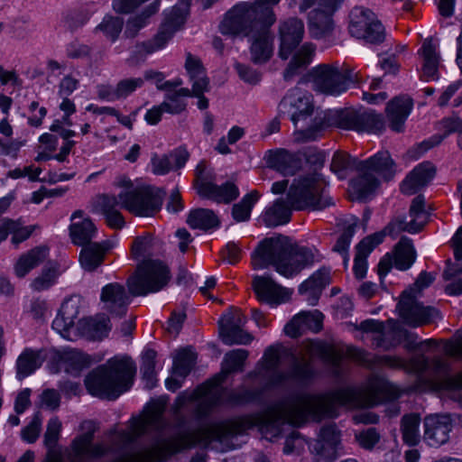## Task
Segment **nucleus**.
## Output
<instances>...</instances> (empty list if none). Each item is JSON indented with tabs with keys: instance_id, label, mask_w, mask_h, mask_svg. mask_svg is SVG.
Listing matches in <instances>:
<instances>
[{
	"instance_id": "1",
	"label": "nucleus",
	"mask_w": 462,
	"mask_h": 462,
	"mask_svg": "<svg viewBox=\"0 0 462 462\" xmlns=\"http://www.w3.org/2000/svg\"><path fill=\"white\" fill-rule=\"evenodd\" d=\"M249 356L246 349H234L226 353L221 371L211 380L199 385L191 394H180L175 402L174 419L176 427L181 431L198 430H210L215 427L223 426L225 431L220 432L219 438H208L198 441V444H208L211 441L223 442L237 435L245 434L248 430L258 427L262 432L277 437L285 423L300 426L309 418L320 420L323 418L337 416V405L347 408L364 406L365 401L361 391L347 387L326 394H300L282 400L264 410L263 412L237 418L232 420L211 424L207 427L191 428L183 411H192L197 420L208 416L215 407L223 402L225 388L221 383L226 377L244 370V364Z\"/></svg>"
},
{
	"instance_id": "2",
	"label": "nucleus",
	"mask_w": 462,
	"mask_h": 462,
	"mask_svg": "<svg viewBox=\"0 0 462 462\" xmlns=\"http://www.w3.org/2000/svg\"><path fill=\"white\" fill-rule=\"evenodd\" d=\"M164 411V402H152L142 416L131 420L128 430L117 432L116 442L124 448L150 432H155V439L147 447L124 451L113 462H163L185 448L195 447L198 441L207 439V436L211 434L219 438L218 434L226 430L220 426L210 430L181 431L175 425L173 434L166 436L168 422L163 418ZM94 431L90 430L73 439L69 450H67L69 462H83L85 457H98L106 453L104 445L93 444Z\"/></svg>"
},
{
	"instance_id": "3",
	"label": "nucleus",
	"mask_w": 462,
	"mask_h": 462,
	"mask_svg": "<svg viewBox=\"0 0 462 462\" xmlns=\"http://www.w3.org/2000/svg\"><path fill=\"white\" fill-rule=\"evenodd\" d=\"M281 0H255L236 5L219 25L222 34L250 37L251 60L255 64L267 62L273 51L270 28L276 21L273 7Z\"/></svg>"
},
{
	"instance_id": "4",
	"label": "nucleus",
	"mask_w": 462,
	"mask_h": 462,
	"mask_svg": "<svg viewBox=\"0 0 462 462\" xmlns=\"http://www.w3.org/2000/svg\"><path fill=\"white\" fill-rule=\"evenodd\" d=\"M318 261L316 252L292 243L283 235L264 238L252 254V265L255 270L273 266L286 278L299 274L304 268Z\"/></svg>"
},
{
	"instance_id": "5",
	"label": "nucleus",
	"mask_w": 462,
	"mask_h": 462,
	"mask_svg": "<svg viewBox=\"0 0 462 462\" xmlns=\"http://www.w3.org/2000/svg\"><path fill=\"white\" fill-rule=\"evenodd\" d=\"M136 372L130 357L110 358L92 370L85 379L88 393L102 399L116 400L128 391Z\"/></svg>"
},
{
	"instance_id": "6",
	"label": "nucleus",
	"mask_w": 462,
	"mask_h": 462,
	"mask_svg": "<svg viewBox=\"0 0 462 462\" xmlns=\"http://www.w3.org/2000/svg\"><path fill=\"white\" fill-rule=\"evenodd\" d=\"M278 108L280 116H287L292 122L294 137L298 142L316 140L326 126L324 116L317 115L312 117L314 106L311 94L298 86L287 91Z\"/></svg>"
},
{
	"instance_id": "7",
	"label": "nucleus",
	"mask_w": 462,
	"mask_h": 462,
	"mask_svg": "<svg viewBox=\"0 0 462 462\" xmlns=\"http://www.w3.org/2000/svg\"><path fill=\"white\" fill-rule=\"evenodd\" d=\"M327 183L321 174L309 173L294 180L287 194L289 205L296 210H322L333 204L326 193Z\"/></svg>"
},
{
	"instance_id": "8",
	"label": "nucleus",
	"mask_w": 462,
	"mask_h": 462,
	"mask_svg": "<svg viewBox=\"0 0 462 462\" xmlns=\"http://www.w3.org/2000/svg\"><path fill=\"white\" fill-rule=\"evenodd\" d=\"M171 278L169 266L158 258L142 259L135 272L128 278L132 296H145L162 290Z\"/></svg>"
},
{
	"instance_id": "9",
	"label": "nucleus",
	"mask_w": 462,
	"mask_h": 462,
	"mask_svg": "<svg viewBox=\"0 0 462 462\" xmlns=\"http://www.w3.org/2000/svg\"><path fill=\"white\" fill-rule=\"evenodd\" d=\"M313 88L322 94L338 96L346 92L350 84L360 82L359 73L349 66L342 68L337 62L320 64L310 72Z\"/></svg>"
},
{
	"instance_id": "10",
	"label": "nucleus",
	"mask_w": 462,
	"mask_h": 462,
	"mask_svg": "<svg viewBox=\"0 0 462 462\" xmlns=\"http://www.w3.org/2000/svg\"><path fill=\"white\" fill-rule=\"evenodd\" d=\"M165 192L144 187L119 193L122 208L138 217H152L160 211Z\"/></svg>"
},
{
	"instance_id": "11",
	"label": "nucleus",
	"mask_w": 462,
	"mask_h": 462,
	"mask_svg": "<svg viewBox=\"0 0 462 462\" xmlns=\"http://www.w3.org/2000/svg\"><path fill=\"white\" fill-rule=\"evenodd\" d=\"M189 6L180 0V3L173 6L165 14L164 23L161 25L158 32L151 40L137 43L135 52L142 56L152 54L165 47L171 39L174 32L184 23Z\"/></svg>"
},
{
	"instance_id": "12",
	"label": "nucleus",
	"mask_w": 462,
	"mask_h": 462,
	"mask_svg": "<svg viewBox=\"0 0 462 462\" xmlns=\"http://www.w3.org/2000/svg\"><path fill=\"white\" fill-rule=\"evenodd\" d=\"M349 33L370 44H380L385 40V29L369 9L355 6L349 13Z\"/></svg>"
},
{
	"instance_id": "13",
	"label": "nucleus",
	"mask_w": 462,
	"mask_h": 462,
	"mask_svg": "<svg viewBox=\"0 0 462 462\" xmlns=\"http://www.w3.org/2000/svg\"><path fill=\"white\" fill-rule=\"evenodd\" d=\"M337 124L342 129L357 132L381 133L385 128L383 116L374 110L342 111L337 116Z\"/></svg>"
},
{
	"instance_id": "14",
	"label": "nucleus",
	"mask_w": 462,
	"mask_h": 462,
	"mask_svg": "<svg viewBox=\"0 0 462 462\" xmlns=\"http://www.w3.org/2000/svg\"><path fill=\"white\" fill-rule=\"evenodd\" d=\"M398 310L404 323L413 328L430 323L437 314L435 309L424 307L419 302L412 291H404L402 293Z\"/></svg>"
},
{
	"instance_id": "15",
	"label": "nucleus",
	"mask_w": 462,
	"mask_h": 462,
	"mask_svg": "<svg viewBox=\"0 0 462 462\" xmlns=\"http://www.w3.org/2000/svg\"><path fill=\"white\" fill-rule=\"evenodd\" d=\"M246 318L240 310L230 311L219 321V332L222 341L226 346L248 345L253 337L244 330Z\"/></svg>"
},
{
	"instance_id": "16",
	"label": "nucleus",
	"mask_w": 462,
	"mask_h": 462,
	"mask_svg": "<svg viewBox=\"0 0 462 462\" xmlns=\"http://www.w3.org/2000/svg\"><path fill=\"white\" fill-rule=\"evenodd\" d=\"M304 35L303 22L295 17L282 21L279 24V56L287 60L302 42Z\"/></svg>"
},
{
	"instance_id": "17",
	"label": "nucleus",
	"mask_w": 462,
	"mask_h": 462,
	"mask_svg": "<svg viewBox=\"0 0 462 462\" xmlns=\"http://www.w3.org/2000/svg\"><path fill=\"white\" fill-rule=\"evenodd\" d=\"M280 362L279 353L273 346H269L263 355V363L261 367L248 373L247 379L262 377L267 380L266 387L278 385L287 380L286 373L278 369Z\"/></svg>"
},
{
	"instance_id": "18",
	"label": "nucleus",
	"mask_w": 462,
	"mask_h": 462,
	"mask_svg": "<svg viewBox=\"0 0 462 462\" xmlns=\"http://www.w3.org/2000/svg\"><path fill=\"white\" fill-rule=\"evenodd\" d=\"M103 309L115 317H123L130 303L125 287L118 282L108 283L103 287L100 295Z\"/></svg>"
},
{
	"instance_id": "19",
	"label": "nucleus",
	"mask_w": 462,
	"mask_h": 462,
	"mask_svg": "<svg viewBox=\"0 0 462 462\" xmlns=\"http://www.w3.org/2000/svg\"><path fill=\"white\" fill-rule=\"evenodd\" d=\"M451 430L452 423L448 416H428L424 420L423 439L429 446L438 448L448 442Z\"/></svg>"
},
{
	"instance_id": "20",
	"label": "nucleus",
	"mask_w": 462,
	"mask_h": 462,
	"mask_svg": "<svg viewBox=\"0 0 462 462\" xmlns=\"http://www.w3.org/2000/svg\"><path fill=\"white\" fill-rule=\"evenodd\" d=\"M412 107V99L407 96L395 97L388 102L385 113L393 131L401 133L404 130V123Z\"/></svg>"
},
{
	"instance_id": "21",
	"label": "nucleus",
	"mask_w": 462,
	"mask_h": 462,
	"mask_svg": "<svg viewBox=\"0 0 462 462\" xmlns=\"http://www.w3.org/2000/svg\"><path fill=\"white\" fill-rule=\"evenodd\" d=\"M253 287L258 299L268 303H281L290 297L289 291L270 277L255 276L253 280Z\"/></svg>"
},
{
	"instance_id": "22",
	"label": "nucleus",
	"mask_w": 462,
	"mask_h": 462,
	"mask_svg": "<svg viewBox=\"0 0 462 462\" xmlns=\"http://www.w3.org/2000/svg\"><path fill=\"white\" fill-rule=\"evenodd\" d=\"M368 170L374 175L377 174L384 180H390L396 172V165L388 151H379L367 160L357 164V171Z\"/></svg>"
},
{
	"instance_id": "23",
	"label": "nucleus",
	"mask_w": 462,
	"mask_h": 462,
	"mask_svg": "<svg viewBox=\"0 0 462 462\" xmlns=\"http://www.w3.org/2000/svg\"><path fill=\"white\" fill-rule=\"evenodd\" d=\"M435 172L436 169L431 162H424L419 164L402 181L401 191L405 195L415 194L433 179Z\"/></svg>"
},
{
	"instance_id": "24",
	"label": "nucleus",
	"mask_w": 462,
	"mask_h": 462,
	"mask_svg": "<svg viewBox=\"0 0 462 462\" xmlns=\"http://www.w3.org/2000/svg\"><path fill=\"white\" fill-rule=\"evenodd\" d=\"M79 313V302L73 300H64L57 317L52 321V328L60 334L62 337L70 340V329L73 328Z\"/></svg>"
},
{
	"instance_id": "25",
	"label": "nucleus",
	"mask_w": 462,
	"mask_h": 462,
	"mask_svg": "<svg viewBox=\"0 0 462 462\" xmlns=\"http://www.w3.org/2000/svg\"><path fill=\"white\" fill-rule=\"evenodd\" d=\"M46 358L43 349L25 348L16 360V378L19 381L33 374Z\"/></svg>"
},
{
	"instance_id": "26",
	"label": "nucleus",
	"mask_w": 462,
	"mask_h": 462,
	"mask_svg": "<svg viewBox=\"0 0 462 462\" xmlns=\"http://www.w3.org/2000/svg\"><path fill=\"white\" fill-rule=\"evenodd\" d=\"M199 193L217 203L228 204L235 200L238 195V188L233 182L216 185L208 181H202L199 186Z\"/></svg>"
},
{
	"instance_id": "27",
	"label": "nucleus",
	"mask_w": 462,
	"mask_h": 462,
	"mask_svg": "<svg viewBox=\"0 0 462 462\" xmlns=\"http://www.w3.org/2000/svg\"><path fill=\"white\" fill-rule=\"evenodd\" d=\"M383 241V234L374 233L365 237L356 245V254L354 263V273L357 279H363L367 270L366 257L372 250Z\"/></svg>"
},
{
	"instance_id": "28",
	"label": "nucleus",
	"mask_w": 462,
	"mask_h": 462,
	"mask_svg": "<svg viewBox=\"0 0 462 462\" xmlns=\"http://www.w3.org/2000/svg\"><path fill=\"white\" fill-rule=\"evenodd\" d=\"M110 248L111 245L107 241L82 245L79 262L83 269L88 272L95 271L103 263L105 255Z\"/></svg>"
},
{
	"instance_id": "29",
	"label": "nucleus",
	"mask_w": 462,
	"mask_h": 462,
	"mask_svg": "<svg viewBox=\"0 0 462 462\" xmlns=\"http://www.w3.org/2000/svg\"><path fill=\"white\" fill-rule=\"evenodd\" d=\"M328 282L329 272L326 269H319L300 284L299 291L300 294L306 295V300L310 305L315 306L322 290Z\"/></svg>"
},
{
	"instance_id": "30",
	"label": "nucleus",
	"mask_w": 462,
	"mask_h": 462,
	"mask_svg": "<svg viewBox=\"0 0 462 462\" xmlns=\"http://www.w3.org/2000/svg\"><path fill=\"white\" fill-rule=\"evenodd\" d=\"M328 282L329 272L326 269H319L300 284L299 291L300 294L306 295V300L310 305L315 306L322 290Z\"/></svg>"
},
{
	"instance_id": "31",
	"label": "nucleus",
	"mask_w": 462,
	"mask_h": 462,
	"mask_svg": "<svg viewBox=\"0 0 462 462\" xmlns=\"http://www.w3.org/2000/svg\"><path fill=\"white\" fill-rule=\"evenodd\" d=\"M328 282L329 272L326 269H319L300 284L299 291L300 294L306 295V300L310 305L315 306L322 290Z\"/></svg>"
},
{
	"instance_id": "32",
	"label": "nucleus",
	"mask_w": 462,
	"mask_h": 462,
	"mask_svg": "<svg viewBox=\"0 0 462 462\" xmlns=\"http://www.w3.org/2000/svg\"><path fill=\"white\" fill-rule=\"evenodd\" d=\"M50 249L46 245L36 246L22 254L14 265V273L17 277L23 278L32 269L45 262Z\"/></svg>"
},
{
	"instance_id": "33",
	"label": "nucleus",
	"mask_w": 462,
	"mask_h": 462,
	"mask_svg": "<svg viewBox=\"0 0 462 462\" xmlns=\"http://www.w3.org/2000/svg\"><path fill=\"white\" fill-rule=\"evenodd\" d=\"M185 69L189 75V81L193 84L194 92L197 95L200 94L202 90H209V79L199 58L189 52L187 53Z\"/></svg>"
},
{
	"instance_id": "34",
	"label": "nucleus",
	"mask_w": 462,
	"mask_h": 462,
	"mask_svg": "<svg viewBox=\"0 0 462 462\" xmlns=\"http://www.w3.org/2000/svg\"><path fill=\"white\" fill-rule=\"evenodd\" d=\"M268 162L272 169L284 176L294 175L302 166L301 159L297 154L285 150L275 152Z\"/></svg>"
},
{
	"instance_id": "35",
	"label": "nucleus",
	"mask_w": 462,
	"mask_h": 462,
	"mask_svg": "<svg viewBox=\"0 0 462 462\" xmlns=\"http://www.w3.org/2000/svg\"><path fill=\"white\" fill-rule=\"evenodd\" d=\"M159 8L160 0H155L140 14L129 17L125 23L124 36L127 39L135 38L139 32L148 25L150 18L159 11Z\"/></svg>"
},
{
	"instance_id": "36",
	"label": "nucleus",
	"mask_w": 462,
	"mask_h": 462,
	"mask_svg": "<svg viewBox=\"0 0 462 462\" xmlns=\"http://www.w3.org/2000/svg\"><path fill=\"white\" fill-rule=\"evenodd\" d=\"M263 392L264 388L249 389L245 386H241L232 391L225 389L223 402L219 403L217 406L222 404L245 405L253 402H260Z\"/></svg>"
},
{
	"instance_id": "37",
	"label": "nucleus",
	"mask_w": 462,
	"mask_h": 462,
	"mask_svg": "<svg viewBox=\"0 0 462 462\" xmlns=\"http://www.w3.org/2000/svg\"><path fill=\"white\" fill-rule=\"evenodd\" d=\"M357 171L359 175L351 180L350 188L355 199L363 200L374 192L379 186V180L368 170Z\"/></svg>"
},
{
	"instance_id": "38",
	"label": "nucleus",
	"mask_w": 462,
	"mask_h": 462,
	"mask_svg": "<svg viewBox=\"0 0 462 462\" xmlns=\"http://www.w3.org/2000/svg\"><path fill=\"white\" fill-rule=\"evenodd\" d=\"M314 51L315 49L312 44H303L285 69L283 72L284 80L291 81L295 76L299 75L310 63Z\"/></svg>"
},
{
	"instance_id": "39",
	"label": "nucleus",
	"mask_w": 462,
	"mask_h": 462,
	"mask_svg": "<svg viewBox=\"0 0 462 462\" xmlns=\"http://www.w3.org/2000/svg\"><path fill=\"white\" fill-rule=\"evenodd\" d=\"M161 251L162 243L151 235L135 237L131 247L132 256L135 260L153 258L160 254Z\"/></svg>"
},
{
	"instance_id": "40",
	"label": "nucleus",
	"mask_w": 462,
	"mask_h": 462,
	"mask_svg": "<svg viewBox=\"0 0 462 462\" xmlns=\"http://www.w3.org/2000/svg\"><path fill=\"white\" fill-rule=\"evenodd\" d=\"M305 349L310 356L320 357L325 363L331 365L335 368L340 366L342 354L333 346L320 341L309 340L306 342Z\"/></svg>"
},
{
	"instance_id": "41",
	"label": "nucleus",
	"mask_w": 462,
	"mask_h": 462,
	"mask_svg": "<svg viewBox=\"0 0 462 462\" xmlns=\"http://www.w3.org/2000/svg\"><path fill=\"white\" fill-rule=\"evenodd\" d=\"M291 206L282 199H278L274 203L267 208L262 216L263 222L268 227H275L288 223L291 219Z\"/></svg>"
},
{
	"instance_id": "42",
	"label": "nucleus",
	"mask_w": 462,
	"mask_h": 462,
	"mask_svg": "<svg viewBox=\"0 0 462 462\" xmlns=\"http://www.w3.org/2000/svg\"><path fill=\"white\" fill-rule=\"evenodd\" d=\"M60 264L57 262H48L31 282L30 287L33 291L41 292L51 289L60 275Z\"/></svg>"
},
{
	"instance_id": "43",
	"label": "nucleus",
	"mask_w": 462,
	"mask_h": 462,
	"mask_svg": "<svg viewBox=\"0 0 462 462\" xmlns=\"http://www.w3.org/2000/svg\"><path fill=\"white\" fill-rule=\"evenodd\" d=\"M328 12L319 11L314 8L309 18V30L310 34L317 39L325 37L333 30L332 15Z\"/></svg>"
},
{
	"instance_id": "44",
	"label": "nucleus",
	"mask_w": 462,
	"mask_h": 462,
	"mask_svg": "<svg viewBox=\"0 0 462 462\" xmlns=\"http://www.w3.org/2000/svg\"><path fill=\"white\" fill-rule=\"evenodd\" d=\"M416 259V251L411 239L402 236L394 248V266L400 271H406L413 264Z\"/></svg>"
},
{
	"instance_id": "45",
	"label": "nucleus",
	"mask_w": 462,
	"mask_h": 462,
	"mask_svg": "<svg viewBox=\"0 0 462 462\" xmlns=\"http://www.w3.org/2000/svg\"><path fill=\"white\" fill-rule=\"evenodd\" d=\"M60 358L65 371L73 376H78L82 370L89 367L92 362L88 355L77 349L65 350Z\"/></svg>"
},
{
	"instance_id": "46",
	"label": "nucleus",
	"mask_w": 462,
	"mask_h": 462,
	"mask_svg": "<svg viewBox=\"0 0 462 462\" xmlns=\"http://www.w3.org/2000/svg\"><path fill=\"white\" fill-rule=\"evenodd\" d=\"M321 313L316 311L313 314L310 311H301L295 315L284 327V333L292 338L300 337L310 328L311 321L319 322Z\"/></svg>"
},
{
	"instance_id": "47",
	"label": "nucleus",
	"mask_w": 462,
	"mask_h": 462,
	"mask_svg": "<svg viewBox=\"0 0 462 462\" xmlns=\"http://www.w3.org/2000/svg\"><path fill=\"white\" fill-rule=\"evenodd\" d=\"M339 433L337 430L335 424H328L320 429L319 439L313 445L314 451L322 457H329L330 453L327 452L329 448L332 452L335 451L338 443Z\"/></svg>"
},
{
	"instance_id": "48",
	"label": "nucleus",
	"mask_w": 462,
	"mask_h": 462,
	"mask_svg": "<svg viewBox=\"0 0 462 462\" xmlns=\"http://www.w3.org/2000/svg\"><path fill=\"white\" fill-rule=\"evenodd\" d=\"M420 418L416 413L406 414L401 420V431L403 442L410 446L415 447L420 441Z\"/></svg>"
},
{
	"instance_id": "49",
	"label": "nucleus",
	"mask_w": 462,
	"mask_h": 462,
	"mask_svg": "<svg viewBox=\"0 0 462 462\" xmlns=\"http://www.w3.org/2000/svg\"><path fill=\"white\" fill-rule=\"evenodd\" d=\"M187 223L191 228L208 230L217 227L219 226V219L213 210L198 208L190 211Z\"/></svg>"
},
{
	"instance_id": "50",
	"label": "nucleus",
	"mask_w": 462,
	"mask_h": 462,
	"mask_svg": "<svg viewBox=\"0 0 462 462\" xmlns=\"http://www.w3.org/2000/svg\"><path fill=\"white\" fill-rule=\"evenodd\" d=\"M422 229V220L411 219L407 221L404 216H400L393 218L383 231V237L388 235L395 238L401 232L418 233Z\"/></svg>"
},
{
	"instance_id": "51",
	"label": "nucleus",
	"mask_w": 462,
	"mask_h": 462,
	"mask_svg": "<svg viewBox=\"0 0 462 462\" xmlns=\"http://www.w3.org/2000/svg\"><path fill=\"white\" fill-rule=\"evenodd\" d=\"M97 229L89 218L70 225L69 233L72 242L77 245H85L91 243Z\"/></svg>"
},
{
	"instance_id": "52",
	"label": "nucleus",
	"mask_w": 462,
	"mask_h": 462,
	"mask_svg": "<svg viewBox=\"0 0 462 462\" xmlns=\"http://www.w3.org/2000/svg\"><path fill=\"white\" fill-rule=\"evenodd\" d=\"M421 54L424 60L422 73L427 80L438 79V66L439 57L436 52L434 45L430 42L425 41L421 47Z\"/></svg>"
},
{
	"instance_id": "53",
	"label": "nucleus",
	"mask_w": 462,
	"mask_h": 462,
	"mask_svg": "<svg viewBox=\"0 0 462 462\" xmlns=\"http://www.w3.org/2000/svg\"><path fill=\"white\" fill-rule=\"evenodd\" d=\"M442 125L444 128V134L443 135H434L430 140L422 142L418 149L420 150V153H422L429 149L439 144L442 140L452 133H457L458 134L462 131V119L458 117H449L446 118L442 121Z\"/></svg>"
},
{
	"instance_id": "54",
	"label": "nucleus",
	"mask_w": 462,
	"mask_h": 462,
	"mask_svg": "<svg viewBox=\"0 0 462 462\" xmlns=\"http://www.w3.org/2000/svg\"><path fill=\"white\" fill-rule=\"evenodd\" d=\"M316 371L313 368L310 361L304 358H295L291 369L286 373L287 380L292 379L300 383H308L315 377Z\"/></svg>"
},
{
	"instance_id": "55",
	"label": "nucleus",
	"mask_w": 462,
	"mask_h": 462,
	"mask_svg": "<svg viewBox=\"0 0 462 462\" xmlns=\"http://www.w3.org/2000/svg\"><path fill=\"white\" fill-rule=\"evenodd\" d=\"M360 161L351 157L344 152H337L334 153L330 164L331 171L337 175L339 179H345L349 171H357V164Z\"/></svg>"
},
{
	"instance_id": "56",
	"label": "nucleus",
	"mask_w": 462,
	"mask_h": 462,
	"mask_svg": "<svg viewBox=\"0 0 462 462\" xmlns=\"http://www.w3.org/2000/svg\"><path fill=\"white\" fill-rule=\"evenodd\" d=\"M257 190H252L246 194L240 202L235 204L232 208V216L236 222L249 220L254 205L260 198Z\"/></svg>"
},
{
	"instance_id": "57",
	"label": "nucleus",
	"mask_w": 462,
	"mask_h": 462,
	"mask_svg": "<svg viewBox=\"0 0 462 462\" xmlns=\"http://www.w3.org/2000/svg\"><path fill=\"white\" fill-rule=\"evenodd\" d=\"M196 354L189 348L179 350L173 357V373L185 377L191 371L196 362Z\"/></svg>"
},
{
	"instance_id": "58",
	"label": "nucleus",
	"mask_w": 462,
	"mask_h": 462,
	"mask_svg": "<svg viewBox=\"0 0 462 462\" xmlns=\"http://www.w3.org/2000/svg\"><path fill=\"white\" fill-rule=\"evenodd\" d=\"M86 327L88 336L94 340L103 339L111 330L110 319L106 315L88 319Z\"/></svg>"
},
{
	"instance_id": "59",
	"label": "nucleus",
	"mask_w": 462,
	"mask_h": 462,
	"mask_svg": "<svg viewBox=\"0 0 462 462\" xmlns=\"http://www.w3.org/2000/svg\"><path fill=\"white\" fill-rule=\"evenodd\" d=\"M155 357L156 352L153 349H147L143 356L141 365L143 379L145 381L146 387L152 389L155 386Z\"/></svg>"
},
{
	"instance_id": "60",
	"label": "nucleus",
	"mask_w": 462,
	"mask_h": 462,
	"mask_svg": "<svg viewBox=\"0 0 462 462\" xmlns=\"http://www.w3.org/2000/svg\"><path fill=\"white\" fill-rule=\"evenodd\" d=\"M124 21L122 18L106 16L102 23L97 26V30L102 32L106 38L115 42L122 32Z\"/></svg>"
},
{
	"instance_id": "61",
	"label": "nucleus",
	"mask_w": 462,
	"mask_h": 462,
	"mask_svg": "<svg viewBox=\"0 0 462 462\" xmlns=\"http://www.w3.org/2000/svg\"><path fill=\"white\" fill-rule=\"evenodd\" d=\"M345 0H302L300 8L306 11L315 6L319 11L335 14L343 5Z\"/></svg>"
},
{
	"instance_id": "62",
	"label": "nucleus",
	"mask_w": 462,
	"mask_h": 462,
	"mask_svg": "<svg viewBox=\"0 0 462 462\" xmlns=\"http://www.w3.org/2000/svg\"><path fill=\"white\" fill-rule=\"evenodd\" d=\"M166 113L178 115L186 109L187 103L180 98L174 91H169L165 94V100L162 103Z\"/></svg>"
},
{
	"instance_id": "63",
	"label": "nucleus",
	"mask_w": 462,
	"mask_h": 462,
	"mask_svg": "<svg viewBox=\"0 0 462 462\" xmlns=\"http://www.w3.org/2000/svg\"><path fill=\"white\" fill-rule=\"evenodd\" d=\"M358 328L364 332L377 333L378 335L374 338L376 346H382L388 349V346H384V340L383 338L384 330L383 322L374 319H366L360 323Z\"/></svg>"
},
{
	"instance_id": "64",
	"label": "nucleus",
	"mask_w": 462,
	"mask_h": 462,
	"mask_svg": "<svg viewBox=\"0 0 462 462\" xmlns=\"http://www.w3.org/2000/svg\"><path fill=\"white\" fill-rule=\"evenodd\" d=\"M143 83V78H131L120 80L116 85L119 99L127 97L137 88H142Z\"/></svg>"
}]
</instances>
